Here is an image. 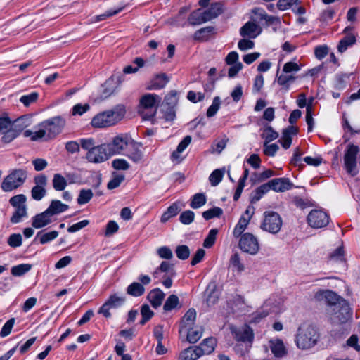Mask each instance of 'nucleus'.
Segmentation results:
<instances>
[{"label":"nucleus","instance_id":"23","mask_svg":"<svg viewBox=\"0 0 360 360\" xmlns=\"http://www.w3.org/2000/svg\"><path fill=\"white\" fill-rule=\"evenodd\" d=\"M274 175L275 172L270 169H265L262 172H254L250 175V182L252 185H257L265 181Z\"/></svg>","mask_w":360,"mask_h":360},{"label":"nucleus","instance_id":"49","mask_svg":"<svg viewBox=\"0 0 360 360\" xmlns=\"http://www.w3.org/2000/svg\"><path fill=\"white\" fill-rule=\"evenodd\" d=\"M224 174V169H217L214 170L209 176V181L212 186H217L222 180Z\"/></svg>","mask_w":360,"mask_h":360},{"label":"nucleus","instance_id":"8","mask_svg":"<svg viewBox=\"0 0 360 360\" xmlns=\"http://www.w3.org/2000/svg\"><path fill=\"white\" fill-rule=\"evenodd\" d=\"M359 153V147L354 143H349L345 151L344 167L352 176H355L359 173L356 160Z\"/></svg>","mask_w":360,"mask_h":360},{"label":"nucleus","instance_id":"45","mask_svg":"<svg viewBox=\"0 0 360 360\" xmlns=\"http://www.w3.org/2000/svg\"><path fill=\"white\" fill-rule=\"evenodd\" d=\"M196 318V311L193 308L189 309L181 319L182 327L192 325Z\"/></svg>","mask_w":360,"mask_h":360},{"label":"nucleus","instance_id":"33","mask_svg":"<svg viewBox=\"0 0 360 360\" xmlns=\"http://www.w3.org/2000/svg\"><path fill=\"white\" fill-rule=\"evenodd\" d=\"M198 347L191 346L181 352V358L184 360H197L202 356L201 353L197 351Z\"/></svg>","mask_w":360,"mask_h":360},{"label":"nucleus","instance_id":"36","mask_svg":"<svg viewBox=\"0 0 360 360\" xmlns=\"http://www.w3.org/2000/svg\"><path fill=\"white\" fill-rule=\"evenodd\" d=\"M356 41V37L354 34H349L344 37L339 42L338 45V50L340 53L345 51L347 48Z\"/></svg>","mask_w":360,"mask_h":360},{"label":"nucleus","instance_id":"9","mask_svg":"<svg viewBox=\"0 0 360 360\" xmlns=\"http://www.w3.org/2000/svg\"><path fill=\"white\" fill-rule=\"evenodd\" d=\"M26 179V171L22 169H14L4 178L1 183V188L6 192L11 191L22 185Z\"/></svg>","mask_w":360,"mask_h":360},{"label":"nucleus","instance_id":"40","mask_svg":"<svg viewBox=\"0 0 360 360\" xmlns=\"http://www.w3.org/2000/svg\"><path fill=\"white\" fill-rule=\"evenodd\" d=\"M207 198L204 193H198L195 194L191 199L190 206L193 209H198L205 205Z\"/></svg>","mask_w":360,"mask_h":360},{"label":"nucleus","instance_id":"26","mask_svg":"<svg viewBox=\"0 0 360 360\" xmlns=\"http://www.w3.org/2000/svg\"><path fill=\"white\" fill-rule=\"evenodd\" d=\"M32 122V117L25 115L15 119L12 123L11 127L20 134L25 128L30 126Z\"/></svg>","mask_w":360,"mask_h":360},{"label":"nucleus","instance_id":"10","mask_svg":"<svg viewBox=\"0 0 360 360\" xmlns=\"http://www.w3.org/2000/svg\"><path fill=\"white\" fill-rule=\"evenodd\" d=\"M283 224L280 214L275 211H265L264 212V220L261 224V228L271 233H277Z\"/></svg>","mask_w":360,"mask_h":360},{"label":"nucleus","instance_id":"31","mask_svg":"<svg viewBox=\"0 0 360 360\" xmlns=\"http://www.w3.org/2000/svg\"><path fill=\"white\" fill-rule=\"evenodd\" d=\"M260 131H262L260 136L264 139V143H270L278 137V133L268 124L261 128Z\"/></svg>","mask_w":360,"mask_h":360},{"label":"nucleus","instance_id":"57","mask_svg":"<svg viewBox=\"0 0 360 360\" xmlns=\"http://www.w3.org/2000/svg\"><path fill=\"white\" fill-rule=\"evenodd\" d=\"M220 98L219 96H215L213 99L212 105L208 108L207 110V116L208 117H212L215 115L220 108Z\"/></svg>","mask_w":360,"mask_h":360},{"label":"nucleus","instance_id":"42","mask_svg":"<svg viewBox=\"0 0 360 360\" xmlns=\"http://www.w3.org/2000/svg\"><path fill=\"white\" fill-rule=\"evenodd\" d=\"M140 312L142 319L139 323L141 326L145 325L154 316V312L150 309L149 305L147 304H144L141 307Z\"/></svg>","mask_w":360,"mask_h":360},{"label":"nucleus","instance_id":"5","mask_svg":"<svg viewBox=\"0 0 360 360\" xmlns=\"http://www.w3.org/2000/svg\"><path fill=\"white\" fill-rule=\"evenodd\" d=\"M245 214H248V208L245 210L244 214L241 216L233 231V240L232 243L235 241L236 247L243 252H248V232H245L248 228V219L245 217Z\"/></svg>","mask_w":360,"mask_h":360},{"label":"nucleus","instance_id":"17","mask_svg":"<svg viewBox=\"0 0 360 360\" xmlns=\"http://www.w3.org/2000/svg\"><path fill=\"white\" fill-rule=\"evenodd\" d=\"M236 246L233 248L231 255L229 259V267L231 269V271L234 273L241 274L245 270V264L243 262V255L246 254L247 252H238V250H236Z\"/></svg>","mask_w":360,"mask_h":360},{"label":"nucleus","instance_id":"21","mask_svg":"<svg viewBox=\"0 0 360 360\" xmlns=\"http://www.w3.org/2000/svg\"><path fill=\"white\" fill-rule=\"evenodd\" d=\"M169 81V78L165 73L158 74L150 80L148 86H147V89L156 90L162 89L166 86Z\"/></svg>","mask_w":360,"mask_h":360},{"label":"nucleus","instance_id":"4","mask_svg":"<svg viewBox=\"0 0 360 360\" xmlns=\"http://www.w3.org/2000/svg\"><path fill=\"white\" fill-rule=\"evenodd\" d=\"M162 102V98L153 94H146L141 96L139 102V112L145 120L155 117L158 108Z\"/></svg>","mask_w":360,"mask_h":360},{"label":"nucleus","instance_id":"27","mask_svg":"<svg viewBox=\"0 0 360 360\" xmlns=\"http://www.w3.org/2000/svg\"><path fill=\"white\" fill-rule=\"evenodd\" d=\"M217 340L214 338L210 337L204 339L197 349L202 356L211 354L215 348Z\"/></svg>","mask_w":360,"mask_h":360},{"label":"nucleus","instance_id":"41","mask_svg":"<svg viewBox=\"0 0 360 360\" xmlns=\"http://www.w3.org/2000/svg\"><path fill=\"white\" fill-rule=\"evenodd\" d=\"M53 187L56 191H63L67 186L66 179L60 174H55L52 180Z\"/></svg>","mask_w":360,"mask_h":360},{"label":"nucleus","instance_id":"63","mask_svg":"<svg viewBox=\"0 0 360 360\" xmlns=\"http://www.w3.org/2000/svg\"><path fill=\"white\" fill-rule=\"evenodd\" d=\"M202 330H194L193 328L189 329L187 333V340L190 343H195L198 342L202 337Z\"/></svg>","mask_w":360,"mask_h":360},{"label":"nucleus","instance_id":"6","mask_svg":"<svg viewBox=\"0 0 360 360\" xmlns=\"http://www.w3.org/2000/svg\"><path fill=\"white\" fill-rule=\"evenodd\" d=\"M266 11L262 8H252L249 13V39H254L262 32Z\"/></svg>","mask_w":360,"mask_h":360},{"label":"nucleus","instance_id":"1","mask_svg":"<svg viewBox=\"0 0 360 360\" xmlns=\"http://www.w3.org/2000/svg\"><path fill=\"white\" fill-rule=\"evenodd\" d=\"M65 124V119L60 115L47 119L38 124L39 129L35 131V134L31 138V141L54 139L62 132Z\"/></svg>","mask_w":360,"mask_h":360},{"label":"nucleus","instance_id":"43","mask_svg":"<svg viewBox=\"0 0 360 360\" xmlns=\"http://www.w3.org/2000/svg\"><path fill=\"white\" fill-rule=\"evenodd\" d=\"M58 236L57 231H52L48 233H43V231H40L37 234V238L39 237L40 243L46 244L56 239Z\"/></svg>","mask_w":360,"mask_h":360},{"label":"nucleus","instance_id":"18","mask_svg":"<svg viewBox=\"0 0 360 360\" xmlns=\"http://www.w3.org/2000/svg\"><path fill=\"white\" fill-rule=\"evenodd\" d=\"M269 182L271 189L276 193H283L295 187L293 183L287 177L275 178Z\"/></svg>","mask_w":360,"mask_h":360},{"label":"nucleus","instance_id":"11","mask_svg":"<svg viewBox=\"0 0 360 360\" xmlns=\"http://www.w3.org/2000/svg\"><path fill=\"white\" fill-rule=\"evenodd\" d=\"M231 332L238 342L234 347L235 352L240 356H244L247 351V346H245L244 349L243 344L240 342L244 343L248 341V323H245L242 328L232 326H231Z\"/></svg>","mask_w":360,"mask_h":360},{"label":"nucleus","instance_id":"50","mask_svg":"<svg viewBox=\"0 0 360 360\" xmlns=\"http://www.w3.org/2000/svg\"><path fill=\"white\" fill-rule=\"evenodd\" d=\"M223 214V210L219 207H214L202 212V217L205 220H210L214 217H220Z\"/></svg>","mask_w":360,"mask_h":360},{"label":"nucleus","instance_id":"32","mask_svg":"<svg viewBox=\"0 0 360 360\" xmlns=\"http://www.w3.org/2000/svg\"><path fill=\"white\" fill-rule=\"evenodd\" d=\"M181 210L180 202H175L172 203L161 217V222L165 223L172 217H175Z\"/></svg>","mask_w":360,"mask_h":360},{"label":"nucleus","instance_id":"19","mask_svg":"<svg viewBox=\"0 0 360 360\" xmlns=\"http://www.w3.org/2000/svg\"><path fill=\"white\" fill-rule=\"evenodd\" d=\"M316 297L320 298H324L326 302L330 307L329 309L331 308H334L335 304H339V302H341V300H345L340 295H338L336 292L333 290H321L316 294Z\"/></svg>","mask_w":360,"mask_h":360},{"label":"nucleus","instance_id":"46","mask_svg":"<svg viewBox=\"0 0 360 360\" xmlns=\"http://www.w3.org/2000/svg\"><path fill=\"white\" fill-rule=\"evenodd\" d=\"M15 207V211L13 212L11 218V221L13 224H17L21 221L22 217L27 215V207L26 205H21Z\"/></svg>","mask_w":360,"mask_h":360},{"label":"nucleus","instance_id":"47","mask_svg":"<svg viewBox=\"0 0 360 360\" xmlns=\"http://www.w3.org/2000/svg\"><path fill=\"white\" fill-rule=\"evenodd\" d=\"M32 269V265L29 264H21L14 266L11 268V274L14 276H21L25 274Z\"/></svg>","mask_w":360,"mask_h":360},{"label":"nucleus","instance_id":"39","mask_svg":"<svg viewBox=\"0 0 360 360\" xmlns=\"http://www.w3.org/2000/svg\"><path fill=\"white\" fill-rule=\"evenodd\" d=\"M177 103H178L177 91L175 90H172L165 96L162 105V108H165L166 106L176 107Z\"/></svg>","mask_w":360,"mask_h":360},{"label":"nucleus","instance_id":"34","mask_svg":"<svg viewBox=\"0 0 360 360\" xmlns=\"http://www.w3.org/2000/svg\"><path fill=\"white\" fill-rule=\"evenodd\" d=\"M214 27L212 26H207L199 29L194 33V39L197 41H207L209 36L213 33Z\"/></svg>","mask_w":360,"mask_h":360},{"label":"nucleus","instance_id":"7","mask_svg":"<svg viewBox=\"0 0 360 360\" xmlns=\"http://www.w3.org/2000/svg\"><path fill=\"white\" fill-rule=\"evenodd\" d=\"M328 311L332 321L335 323L343 324L352 319V309L346 300H341L339 304Z\"/></svg>","mask_w":360,"mask_h":360},{"label":"nucleus","instance_id":"56","mask_svg":"<svg viewBox=\"0 0 360 360\" xmlns=\"http://www.w3.org/2000/svg\"><path fill=\"white\" fill-rule=\"evenodd\" d=\"M46 194V190L42 186H34L31 190L32 198L37 201L41 200Z\"/></svg>","mask_w":360,"mask_h":360},{"label":"nucleus","instance_id":"16","mask_svg":"<svg viewBox=\"0 0 360 360\" xmlns=\"http://www.w3.org/2000/svg\"><path fill=\"white\" fill-rule=\"evenodd\" d=\"M120 75H112L102 85V91L100 94V99L104 100L111 96L121 83Z\"/></svg>","mask_w":360,"mask_h":360},{"label":"nucleus","instance_id":"61","mask_svg":"<svg viewBox=\"0 0 360 360\" xmlns=\"http://www.w3.org/2000/svg\"><path fill=\"white\" fill-rule=\"evenodd\" d=\"M170 271H174V264L164 261L162 262L160 266L155 270L153 274L154 277H157L159 272L169 273Z\"/></svg>","mask_w":360,"mask_h":360},{"label":"nucleus","instance_id":"35","mask_svg":"<svg viewBox=\"0 0 360 360\" xmlns=\"http://www.w3.org/2000/svg\"><path fill=\"white\" fill-rule=\"evenodd\" d=\"M145 292V288L139 282L131 283L127 288V293L133 297H140Z\"/></svg>","mask_w":360,"mask_h":360},{"label":"nucleus","instance_id":"37","mask_svg":"<svg viewBox=\"0 0 360 360\" xmlns=\"http://www.w3.org/2000/svg\"><path fill=\"white\" fill-rule=\"evenodd\" d=\"M181 308V304L179 303V299L177 295H170L167 299L166 300L163 309L165 311H172L176 308Z\"/></svg>","mask_w":360,"mask_h":360},{"label":"nucleus","instance_id":"48","mask_svg":"<svg viewBox=\"0 0 360 360\" xmlns=\"http://www.w3.org/2000/svg\"><path fill=\"white\" fill-rule=\"evenodd\" d=\"M247 178H248V168L245 167L244 172H243V175L242 177H240L238 184V186H237V188L233 195V200L237 201L240 198L242 191L243 190V188L245 185V180Z\"/></svg>","mask_w":360,"mask_h":360},{"label":"nucleus","instance_id":"51","mask_svg":"<svg viewBox=\"0 0 360 360\" xmlns=\"http://www.w3.org/2000/svg\"><path fill=\"white\" fill-rule=\"evenodd\" d=\"M93 197V193L91 189H82L79 191L77 203L79 205H84L90 201Z\"/></svg>","mask_w":360,"mask_h":360},{"label":"nucleus","instance_id":"59","mask_svg":"<svg viewBox=\"0 0 360 360\" xmlns=\"http://www.w3.org/2000/svg\"><path fill=\"white\" fill-rule=\"evenodd\" d=\"M194 217H195V214L193 211L186 210V211H184L183 212H181V214H180L179 221L183 224L188 225V224H191L193 221Z\"/></svg>","mask_w":360,"mask_h":360},{"label":"nucleus","instance_id":"24","mask_svg":"<svg viewBox=\"0 0 360 360\" xmlns=\"http://www.w3.org/2000/svg\"><path fill=\"white\" fill-rule=\"evenodd\" d=\"M223 11V4L221 2L212 3L208 9L203 11L205 20L207 22L214 18H216L219 15H221Z\"/></svg>","mask_w":360,"mask_h":360},{"label":"nucleus","instance_id":"60","mask_svg":"<svg viewBox=\"0 0 360 360\" xmlns=\"http://www.w3.org/2000/svg\"><path fill=\"white\" fill-rule=\"evenodd\" d=\"M39 98V94L37 92H32L28 95L22 96L20 98V101L23 103L26 107L30 104L35 103Z\"/></svg>","mask_w":360,"mask_h":360},{"label":"nucleus","instance_id":"54","mask_svg":"<svg viewBox=\"0 0 360 360\" xmlns=\"http://www.w3.org/2000/svg\"><path fill=\"white\" fill-rule=\"evenodd\" d=\"M112 175L113 178L108 183L107 185V188L109 190H112L117 188L124 180V175L123 174H118L115 172H113Z\"/></svg>","mask_w":360,"mask_h":360},{"label":"nucleus","instance_id":"64","mask_svg":"<svg viewBox=\"0 0 360 360\" xmlns=\"http://www.w3.org/2000/svg\"><path fill=\"white\" fill-rule=\"evenodd\" d=\"M8 244L11 248H17L20 247L22 243V236L20 233H13L11 234L7 240Z\"/></svg>","mask_w":360,"mask_h":360},{"label":"nucleus","instance_id":"58","mask_svg":"<svg viewBox=\"0 0 360 360\" xmlns=\"http://www.w3.org/2000/svg\"><path fill=\"white\" fill-rule=\"evenodd\" d=\"M281 24V19L279 17L273 16V15H269L266 13V16L264 18V26H270V25H275L276 27H274V31L276 32L277 27H279Z\"/></svg>","mask_w":360,"mask_h":360},{"label":"nucleus","instance_id":"30","mask_svg":"<svg viewBox=\"0 0 360 360\" xmlns=\"http://www.w3.org/2000/svg\"><path fill=\"white\" fill-rule=\"evenodd\" d=\"M69 208V206L66 204L62 203L58 200H51L50 205L46 209L47 212L50 215L53 216L62 212H65Z\"/></svg>","mask_w":360,"mask_h":360},{"label":"nucleus","instance_id":"13","mask_svg":"<svg viewBox=\"0 0 360 360\" xmlns=\"http://www.w3.org/2000/svg\"><path fill=\"white\" fill-rule=\"evenodd\" d=\"M125 297H120L116 294L111 295L106 302L99 308L98 314L103 315L105 318H110V309H116L121 307L125 302Z\"/></svg>","mask_w":360,"mask_h":360},{"label":"nucleus","instance_id":"12","mask_svg":"<svg viewBox=\"0 0 360 360\" xmlns=\"http://www.w3.org/2000/svg\"><path fill=\"white\" fill-rule=\"evenodd\" d=\"M131 139L127 134H120L114 137L110 143H105L108 146V154L111 156L120 154L125 148L129 146Z\"/></svg>","mask_w":360,"mask_h":360},{"label":"nucleus","instance_id":"15","mask_svg":"<svg viewBox=\"0 0 360 360\" xmlns=\"http://www.w3.org/2000/svg\"><path fill=\"white\" fill-rule=\"evenodd\" d=\"M107 147L108 146L105 143L96 146L93 150L86 153V159L89 162L94 163L105 162L111 157L110 154H108Z\"/></svg>","mask_w":360,"mask_h":360},{"label":"nucleus","instance_id":"28","mask_svg":"<svg viewBox=\"0 0 360 360\" xmlns=\"http://www.w3.org/2000/svg\"><path fill=\"white\" fill-rule=\"evenodd\" d=\"M129 146L131 149L129 150L127 156L134 162H140L143 158V153L139 149V147L141 146V143L131 139Z\"/></svg>","mask_w":360,"mask_h":360},{"label":"nucleus","instance_id":"22","mask_svg":"<svg viewBox=\"0 0 360 360\" xmlns=\"http://www.w3.org/2000/svg\"><path fill=\"white\" fill-rule=\"evenodd\" d=\"M165 294L160 288H154L148 294L147 299L150 302L152 307L155 309L161 306Z\"/></svg>","mask_w":360,"mask_h":360},{"label":"nucleus","instance_id":"20","mask_svg":"<svg viewBox=\"0 0 360 360\" xmlns=\"http://www.w3.org/2000/svg\"><path fill=\"white\" fill-rule=\"evenodd\" d=\"M269 347L276 358H283L288 354V350L281 339L271 340Z\"/></svg>","mask_w":360,"mask_h":360},{"label":"nucleus","instance_id":"25","mask_svg":"<svg viewBox=\"0 0 360 360\" xmlns=\"http://www.w3.org/2000/svg\"><path fill=\"white\" fill-rule=\"evenodd\" d=\"M51 215H50L46 210L32 218V226L35 229L44 227L51 222Z\"/></svg>","mask_w":360,"mask_h":360},{"label":"nucleus","instance_id":"14","mask_svg":"<svg viewBox=\"0 0 360 360\" xmlns=\"http://www.w3.org/2000/svg\"><path fill=\"white\" fill-rule=\"evenodd\" d=\"M307 221L310 226L315 229L325 227L329 223V216L323 211L313 210L307 216Z\"/></svg>","mask_w":360,"mask_h":360},{"label":"nucleus","instance_id":"38","mask_svg":"<svg viewBox=\"0 0 360 360\" xmlns=\"http://www.w3.org/2000/svg\"><path fill=\"white\" fill-rule=\"evenodd\" d=\"M188 20L191 25H200L207 22L205 20L204 13L200 9L193 11L188 16Z\"/></svg>","mask_w":360,"mask_h":360},{"label":"nucleus","instance_id":"52","mask_svg":"<svg viewBox=\"0 0 360 360\" xmlns=\"http://www.w3.org/2000/svg\"><path fill=\"white\" fill-rule=\"evenodd\" d=\"M218 233V229H212L210 231L207 237L203 241V246L205 248H212L217 239V235Z\"/></svg>","mask_w":360,"mask_h":360},{"label":"nucleus","instance_id":"2","mask_svg":"<svg viewBox=\"0 0 360 360\" xmlns=\"http://www.w3.org/2000/svg\"><path fill=\"white\" fill-rule=\"evenodd\" d=\"M125 115L123 105H117L112 109L101 112L95 115L91 125L95 128H105L113 126L120 122Z\"/></svg>","mask_w":360,"mask_h":360},{"label":"nucleus","instance_id":"29","mask_svg":"<svg viewBox=\"0 0 360 360\" xmlns=\"http://www.w3.org/2000/svg\"><path fill=\"white\" fill-rule=\"evenodd\" d=\"M271 190V185L269 184V181L260 185L252 192L250 200L251 203H255L259 201L263 197V195H264Z\"/></svg>","mask_w":360,"mask_h":360},{"label":"nucleus","instance_id":"53","mask_svg":"<svg viewBox=\"0 0 360 360\" xmlns=\"http://www.w3.org/2000/svg\"><path fill=\"white\" fill-rule=\"evenodd\" d=\"M349 75L346 73H339L335 75V87L338 89H343L347 83Z\"/></svg>","mask_w":360,"mask_h":360},{"label":"nucleus","instance_id":"62","mask_svg":"<svg viewBox=\"0 0 360 360\" xmlns=\"http://www.w3.org/2000/svg\"><path fill=\"white\" fill-rule=\"evenodd\" d=\"M259 249V242L257 238L249 233V254L255 255Z\"/></svg>","mask_w":360,"mask_h":360},{"label":"nucleus","instance_id":"3","mask_svg":"<svg viewBox=\"0 0 360 360\" xmlns=\"http://www.w3.org/2000/svg\"><path fill=\"white\" fill-rule=\"evenodd\" d=\"M319 339L317 328L311 324L304 323L297 328L295 341L299 349L306 350L315 346Z\"/></svg>","mask_w":360,"mask_h":360},{"label":"nucleus","instance_id":"55","mask_svg":"<svg viewBox=\"0 0 360 360\" xmlns=\"http://www.w3.org/2000/svg\"><path fill=\"white\" fill-rule=\"evenodd\" d=\"M175 253L179 259L185 260L190 256V249L186 245H180L176 248Z\"/></svg>","mask_w":360,"mask_h":360},{"label":"nucleus","instance_id":"44","mask_svg":"<svg viewBox=\"0 0 360 360\" xmlns=\"http://www.w3.org/2000/svg\"><path fill=\"white\" fill-rule=\"evenodd\" d=\"M313 100H314L313 98H311L310 101H309L307 106L306 122L307 124L308 132L312 131L313 128H314V120L313 118V113H312Z\"/></svg>","mask_w":360,"mask_h":360}]
</instances>
